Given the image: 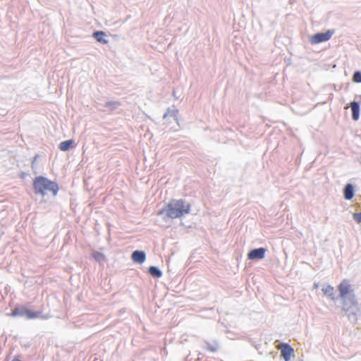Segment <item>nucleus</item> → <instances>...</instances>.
Returning <instances> with one entry per match:
<instances>
[{"label":"nucleus","mask_w":361,"mask_h":361,"mask_svg":"<svg viewBox=\"0 0 361 361\" xmlns=\"http://www.w3.org/2000/svg\"><path fill=\"white\" fill-rule=\"evenodd\" d=\"M190 211V204L185 200H172L166 207L160 210L157 214L164 215L165 217L176 219L181 217Z\"/></svg>","instance_id":"1"},{"label":"nucleus","mask_w":361,"mask_h":361,"mask_svg":"<svg viewBox=\"0 0 361 361\" xmlns=\"http://www.w3.org/2000/svg\"><path fill=\"white\" fill-rule=\"evenodd\" d=\"M120 103L116 101H108L105 102L104 106L109 109L110 111H113L119 107Z\"/></svg>","instance_id":"17"},{"label":"nucleus","mask_w":361,"mask_h":361,"mask_svg":"<svg viewBox=\"0 0 361 361\" xmlns=\"http://www.w3.org/2000/svg\"><path fill=\"white\" fill-rule=\"evenodd\" d=\"M73 144V141L71 140H65V141L61 142L59 144V148L61 151H64L65 152V151L68 150L71 148V147L72 146Z\"/></svg>","instance_id":"16"},{"label":"nucleus","mask_w":361,"mask_h":361,"mask_svg":"<svg viewBox=\"0 0 361 361\" xmlns=\"http://www.w3.org/2000/svg\"><path fill=\"white\" fill-rule=\"evenodd\" d=\"M33 188L35 193L44 196L46 191L52 192L56 196L59 192V186L56 182L51 181L44 176H37L33 180Z\"/></svg>","instance_id":"2"},{"label":"nucleus","mask_w":361,"mask_h":361,"mask_svg":"<svg viewBox=\"0 0 361 361\" xmlns=\"http://www.w3.org/2000/svg\"><path fill=\"white\" fill-rule=\"evenodd\" d=\"M131 259L135 263L142 264L145 261L146 254L144 251L135 250L133 252Z\"/></svg>","instance_id":"8"},{"label":"nucleus","mask_w":361,"mask_h":361,"mask_svg":"<svg viewBox=\"0 0 361 361\" xmlns=\"http://www.w3.org/2000/svg\"><path fill=\"white\" fill-rule=\"evenodd\" d=\"M353 218L356 222L361 223V212L359 213H354L353 214Z\"/></svg>","instance_id":"21"},{"label":"nucleus","mask_w":361,"mask_h":361,"mask_svg":"<svg viewBox=\"0 0 361 361\" xmlns=\"http://www.w3.org/2000/svg\"><path fill=\"white\" fill-rule=\"evenodd\" d=\"M334 33V31L331 30H329L326 32H319L312 35L310 41L312 44L326 42L331 37Z\"/></svg>","instance_id":"5"},{"label":"nucleus","mask_w":361,"mask_h":361,"mask_svg":"<svg viewBox=\"0 0 361 361\" xmlns=\"http://www.w3.org/2000/svg\"><path fill=\"white\" fill-rule=\"evenodd\" d=\"M106 34L103 31H96L93 33V37L96 40L102 44H106L108 43V40L105 39Z\"/></svg>","instance_id":"12"},{"label":"nucleus","mask_w":361,"mask_h":361,"mask_svg":"<svg viewBox=\"0 0 361 361\" xmlns=\"http://www.w3.org/2000/svg\"><path fill=\"white\" fill-rule=\"evenodd\" d=\"M37 158V155H35V156L34 157V158H33V161H32V168H34V167H35V161H36Z\"/></svg>","instance_id":"22"},{"label":"nucleus","mask_w":361,"mask_h":361,"mask_svg":"<svg viewBox=\"0 0 361 361\" xmlns=\"http://www.w3.org/2000/svg\"><path fill=\"white\" fill-rule=\"evenodd\" d=\"M343 301V310L345 312L350 318L353 316L356 319L357 314L360 312V307L355 295L341 298Z\"/></svg>","instance_id":"3"},{"label":"nucleus","mask_w":361,"mask_h":361,"mask_svg":"<svg viewBox=\"0 0 361 361\" xmlns=\"http://www.w3.org/2000/svg\"><path fill=\"white\" fill-rule=\"evenodd\" d=\"M205 344H206L207 349L211 352H216L219 349V345L216 342H213V343L206 342Z\"/></svg>","instance_id":"19"},{"label":"nucleus","mask_w":361,"mask_h":361,"mask_svg":"<svg viewBox=\"0 0 361 361\" xmlns=\"http://www.w3.org/2000/svg\"><path fill=\"white\" fill-rule=\"evenodd\" d=\"M178 111L176 109L169 108L163 116V119L166 120L168 118H173L175 121L177 120Z\"/></svg>","instance_id":"14"},{"label":"nucleus","mask_w":361,"mask_h":361,"mask_svg":"<svg viewBox=\"0 0 361 361\" xmlns=\"http://www.w3.org/2000/svg\"><path fill=\"white\" fill-rule=\"evenodd\" d=\"M339 290V296L341 298L349 297L350 295H355L353 293V290L349 283L344 280L343 281L338 287Z\"/></svg>","instance_id":"6"},{"label":"nucleus","mask_w":361,"mask_h":361,"mask_svg":"<svg viewBox=\"0 0 361 361\" xmlns=\"http://www.w3.org/2000/svg\"><path fill=\"white\" fill-rule=\"evenodd\" d=\"M39 314V312H33L22 307L15 308L13 310L11 315L13 317H24L27 319H34L38 317Z\"/></svg>","instance_id":"4"},{"label":"nucleus","mask_w":361,"mask_h":361,"mask_svg":"<svg viewBox=\"0 0 361 361\" xmlns=\"http://www.w3.org/2000/svg\"><path fill=\"white\" fill-rule=\"evenodd\" d=\"M322 291L325 295H327L331 298V300H334V289L330 285H325L322 288Z\"/></svg>","instance_id":"13"},{"label":"nucleus","mask_w":361,"mask_h":361,"mask_svg":"<svg viewBox=\"0 0 361 361\" xmlns=\"http://www.w3.org/2000/svg\"><path fill=\"white\" fill-rule=\"evenodd\" d=\"M353 80L356 83H361V71H357L353 73Z\"/></svg>","instance_id":"20"},{"label":"nucleus","mask_w":361,"mask_h":361,"mask_svg":"<svg viewBox=\"0 0 361 361\" xmlns=\"http://www.w3.org/2000/svg\"><path fill=\"white\" fill-rule=\"evenodd\" d=\"M267 249L259 247L251 250L247 254V258L250 260H259L264 258Z\"/></svg>","instance_id":"7"},{"label":"nucleus","mask_w":361,"mask_h":361,"mask_svg":"<svg viewBox=\"0 0 361 361\" xmlns=\"http://www.w3.org/2000/svg\"><path fill=\"white\" fill-rule=\"evenodd\" d=\"M148 271L149 274L154 278H160L162 276V271L155 266H150Z\"/></svg>","instance_id":"15"},{"label":"nucleus","mask_w":361,"mask_h":361,"mask_svg":"<svg viewBox=\"0 0 361 361\" xmlns=\"http://www.w3.org/2000/svg\"><path fill=\"white\" fill-rule=\"evenodd\" d=\"M314 288H318V283H314V286H313Z\"/></svg>","instance_id":"24"},{"label":"nucleus","mask_w":361,"mask_h":361,"mask_svg":"<svg viewBox=\"0 0 361 361\" xmlns=\"http://www.w3.org/2000/svg\"><path fill=\"white\" fill-rule=\"evenodd\" d=\"M92 257L99 264H103L106 262V257L101 252H95L92 254Z\"/></svg>","instance_id":"18"},{"label":"nucleus","mask_w":361,"mask_h":361,"mask_svg":"<svg viewBox=\"0 0 361 361\" xmlns=\"http://www.w3.org/2000/svg\"><path fill=\"white\" fill-rule=\"evenodd\" d=\"M12 361H20V356H16Z\"/></svg>","instance_id":"23"},{"label":"nucleus","mask_w":361,"mask_h":361,"mask_svg":"<svg viewBox=\"0 0 361 361\" xmlns=\"http://www.w3.org/2000/svg\"><path fill=\"white\" fill-rule=\"evenodd\" d=\"M350 107L352 111V118L354 121H357L360 118V104L357 102L353 101L350 104Z\"/></svg>","instance_id":"9"},{"label":"nucleus","mask_w":361,"mask_h":361,"mask_svg":"<svg viewBox=\"0 0 361 361\" xmlns=\"http://www.w3.org/2000/svg\"><path fill=\"white\" fill-rule=\"evenodd\" d=\"M281 353L285 361H288L294 350L288 344H283Z\"/></svg>","instance_id":"10"},{"label":"nucleus","mask_w":361,"mask_h":361,"mask_svg":"<svg viewBox=\"0 0 361 361\" xmlns=\"http://www.w3.org/2000/svg\"><path fill=\"white\" fill-rule=\"evenodd\" d=\"M343 196L347 200H351L354 196V188L350 183H348L345 185L343 189Z\"/></svg>","instance_id":"11"}]
</instances>
